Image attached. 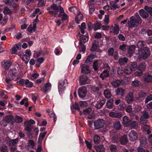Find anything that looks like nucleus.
Here are the masks:
<instances>
[{
    "label": "nucleus",
    "instance_id": "1",
    "mask_svg": "<svg viewBox=\"0 0 152 152\" xmlns=\"http://www.w3.org/2000/svg\"><path fill=\"white\" fill-rule=\"evenodd\" d=\"M142 20L138 15L137 13L134 16L130 18V21L129 23V25L131 28L136 27L140 24H141Z\"/></svg>",
    "mask_w": 152,
    "mask_h": 152
},
{
    "label": "nucleus",
    "instance_id": "2",
    "mask_svg": "<svg viewBox=\"0 0 152 152\" xmlns=\"http://www.w3.org/2000/svg\"><path fill=\"white\" fill-rule=\"evenodd\" d=\"M137 64L136 62H132L129 64L124 69V72L127 74H131L133 71H135L137 68Z\"/></svg>",
    "mask_w": 152,
    "mask_h": 152
},
{
    "label": "nucleus",
    "instance_id": "3",
    "mask_svg": "<svg viewBox=\"0 0 152 152\" xmlns=\"http://www.w3.org/2000/svg\"><path fill=\"white\" fill-rule=\"evenodd\" d=\"M138 54L140 58L145 59H146L150 55V50L147 47L143 49L139 50Z\"/></svg>",
    "mask_w": 152,
    "mask_h": 152
},
{
    "label": "nucleus",
    "instance_id": "4",
    "mask_svg": "<svg viewBox=\"0 0 152 152\" xmlns=\"http://www.w3.org/2000/svg\"><path fill=\"white\" fill-rule=\"evenodd\" d=\"M48 11V13L50 15H53L55 17L58 14L59 12V7L55 4H53L50 7H48L47 8Z\"/></svg>",
    "mask_w": 152,
    "mask_h": 152
},
{
    "label": "nucleus",
    "instance_id": "5",
    "mask_svg": "<svg viewBox=\"0 0 152 152\" xmlns=\"http://www.w3.org/2000/svg\"><path fill=\"white\" fill-rule=\"evenodd\" d=\"M68 83L66 79L61 80L59 81L58 88L60 94L62 93L67 86Z\"/></svg>",
    "mask_w": 152,
    "mask_h": 152
},
{
    "label": "nucleus",
    "instance_id": "6",
    "mask_svg": "<svg viewBox=\"0 0 152 152\" xmlns=\"http://www.w3.org/2000/svg\"><path fill=\"white\" fill-rule=\"evenodd\" d=\"M13 62V60L11 59L8 60H4L1 62V65L2 67L5 69L7 70Z\"/></svg>",
    "mask_w": 152,
    "mask_h": 152
},
{
    "label": "nucleus",
    "instance_id": "7",
    "mask_svg": "<svg viewBox=\"0 0 152 152\" xmlns=\"http://www.w3.org/2000/svg\"><path fill=\"white\" fill-rule=\"evenodd\" d=\"M18 142V139L17 138L15 139L11 140L9 141V145L10 147L11 151L14 152L16 149V144Z\"/></svg>",
    "mask_w": 152,
    "mask_h": 152
},
{
    "label": "nucleus",
    "instance_id": "8",
    "mask_svg": "<svg viewBox=\"0 0 152 152\" xmlns=\"http://www.w3.org/2000/svg\"><path fill=\"white\" fill-rule=\"evenodd\" d=\"M104 124V121L102 119H98L94 122L95 129H97L102 128Z\"/></svg>",
    "mask_w": 152,
    "mask_h": 152
},
{
    "label": "nucleus",
    "instance_id": "9",
    "mask_svg": "<svg viewBox=\"0 0 152 152\" xmlns=\"http://www.w3.org/2000/svg\"><path fill=\"white\" fill-rule=\"evenodd\" d=\"M86 88L83 86L79 88L78 91V95L81 98H83L86 96Z\"/></svg>",
    "mask_w": 152,
    "mask_h": 152
},
{
    "label": "nucleus",
    "instance_id": "10",
    "mask_svg": "<svg viewBox=\"0 0 152 152\" xmlns=\"http://www.w3.org/2000/svg\"><path fill=\"white\" fill-rule=\"evenodd\" d=\"M129 136L131 141H135L138 138V134L134 130H132L130 132Z\"/></svg>",
    "mask_w": 152,
    "mask_h": 152
},
{
    "label": "nucleus",
    "instance_id": "11",
    "mask_svg": "<svg viewBox=\"0 0 152 152\" xmlns=\"http://www.w3.org/2000/svg\"><path fill=\"white\" fill-rule=\"evenodd\" d=\"M52 85L50 83L48 82L44 84L43 86L41 88V91L44 92H47L50 91Z\"/></svg>",
    "mask_w": 152,
    "mask_h": 152
},
{
    "label": "nucleus",
    "instance_id": "12",
    "mask_svg": "<svg viewBox=\"0 0 152 152\" xmlns=\"http://www.w3.org/2000/svg\"><path fill=\"white\" fill-rule=\"evenodd\" d=\"M21 43H19L15 44L11 49V53L12 54H16L17 50L21 49Z\"/></svg>",
    "mask_w": 152,
    "mask_h": 152
},
{
    "label": "nucleus",
    "instance_id": "13",
    "mask_svg": "<svg viewBox=\"0 0 152 152\" xmlns=\"http://www.w3.org/2000/svg\"><path fill=\"white\" fill-rule=\"evenodd\" d=\"M119 31V26L116 24H115L114 26H111L110 28V32L113 33L115 34H118Z\"/></svg>",
    "mask_w": 152,
    "mask_h": 152
},
{
    "label": "nucleus",
    "instance_id": "14",
    "mask_svg": "<svg viewBox=\"0 0 152 152\" xmlns=\"http://www.w3.org/2000/svg\"><path fill=\"white\" fill-rule=\"evenodd\" d=\"M79 81L81 85L88 84L90 81L88 77L85 75H82L80 77Z\"/></svg>",
    "mask_w": 152,
    "mask_h": 152
},
{
    "label": "nucleus",
    "instance_id": "15",
    "mask_svg": "<svg viewBox=\"0 0 152 152\" xmlns=\"http://www.w3.org/2000/svg\"><path fill=\"white\" fill-rule=\"evenodd\" d=\"M133 94L132 92H130L125 96V99L127 102L130 104L134 101Z\"/></svg>",
    "mask_w": 152,
    "mask_h": 152
},
{
    "label": "nucleus",
    "instance_id": "16",
    "mask_svg": "<svg viewBox=\"0 0 152 152\" xmlns=\"http://www.w3.org/2000/svg\"><path fill=\"white\" fill-rule=\"evenodd\" d=\"M81 72L82 73L86 74H88L90 73L91 71L88 65L84 64H83L81 65Z\"/></svg>",
    "mask_w": 152,
    "mask_h": 152
},
{
    "label": "nucleus",
    "instance_id": "17",
    "mask_svg": "<svg viewBox=\"0 0 152 152\" xmlns=\"http://www.w3.org/2000/svg\"><path fill=\"white\" fill-rule=\"evenodd\" d=\"M35 145V143L33 140H28L27 145H25V148L28 150H29L30 149H33Z\"/></svg>",
    "mask_w": 152,
    "mask_h": 152
},
{
    "label": "nucleus",
    "instance_id": "18",
    "mask_svg": "<svg viewBox=\"0 0 152 152\" xmlns=\"http://www.w3.org/2000/svg\"><path fill=\"white\" fill-rule=\"evenodd\" d=\"M13 116L11 115H10L4 117L2 121L6 123L12 124L13 123Z\"/></svg>",
    "mask_w": 152,
    "mask_h": 152
},
{
    "label": "nucleus",
    "instance_id": "19",
    "mask_svg": "<svg viewBox=\"0 0 152 152\" xmlns=\"http://www.w3.org/2000/svg\"><path fill=\"white\" fill-rule=\"evenodd\" d=\"M109 115L113 118H120L122 116V115L120 113L111 112L109 113Z\"/></svg>",
    "mask_w": 152,
    "mask_h": 152
},
{
    "label": "nucleus",
    "instance_id": "20",
    "mask_svg": "<svg viewBox=\"0 0 152 152\" xmlns=\"http://www.w3.org/2000/svg\"><path fill=\"white\" fill-rule=\"evenodd\" d=\"M16 70H10L9 72L8 77H11L13 80H15L17 78L16 76Z\"/></svg>",
    "mask_w": 152,
    "mask_h": 152
},
{
    "label": "nucleus",
    "instance_id": "21",
    "mask_svg": "<svg viewBox=\"0 0 152 152\" xmlns=\"http://www.w3.org/2000/svg\"><path fill=\"white\" fill-rule=\"evenodd\" d=\"M109 71L107 70H104L100 74L99 77L102 80L104 79L105 78L109 76Z\"/></svg>",
    "mask_w": 152,
    "mask_h": 152
},
{
    "label": "nucleus",
    "instance_id": "22",
    "mask_svg": "<svg viewBox=\"0 0 152 152\" xmlns=\"http://www.w3.org/2000/svg\"><path fill=\"white\" fill-rule=\"evenodd\" d=\"M120 141L121 144L122 145L126 144L128 142L127 136L126 135H124L121 137L120 139Z\"/></svg>",
    "mask_w": 152,
    "mask_h": 152
},
{
    "label": "nucleus",
    "instance_id": "23",
    "mask_svg": "<svg viewBox=\"0 0 152 152\" xmlns=\"http://www.w3.org/2000/svg\"><path fill=\"white\" fill-rule=\"evenodd\" d=\"M135 48V47L134 45L131 46L128 50V56L129 57H131Z\"/></svg>",
    "mask_w": 152,
    "mask_h": 152
},
{
    "label": "nucleus",
    "instance_id": "24",
    "mask_svg": "<svg viewBox=\"0 0 152 152\" xmlns=\"http://www.w3.org/2000/svg\"><path fill=\"white\" fill-rule=\"evenodd\" d=\"M88 34H86L85 36L83 35H81V39L80 40L79 43L80 44H82L83 41L84 43L87 42L88 39Z\"/></svg>",
    "mask_w": 152,
    "mask_h": 152
},
{
    "label": "nucleus",
    "instance_id": "25",
    "mask_svg": "<svg viewBox=\"0 0 152 152\" xmlns=\"http://www.w3.org/2000/svg\"><path fill=\"white\" fill-rule=\"evenodd\" d=\"M139 13L140 16L143 18H146L148 16V13L143 9L139 11Z\"/></svg>",
    "mask_w": 152,
    "mask_h": 152
},
{
    "label": "nucleus",
    "instance_id": "26",
    "mask_svg": "<svg viewBox=\"0 0 152 152\" xmlns=\"http://www.w3.org/2000/svg\"><path fill=\"white\" fill-rule=\"evenodd\" d=\"M116 94L122 96L124 94L125 91L122 88H118L115 91Z\"/></svg>",
    "mask_w": 152,
    "mask_h": 152
},
{
    "label": "nucleus",
    "instance_id": "27",
    "mask_svg": "<svg viewBox=\"0 0 152 152\" xmlns=\"http://www.w3.org/2000/svg\"><path fill=\"white\" fill-rule=\"evenodd\" d=\"M138 125V123L137 122L133 121H130L129 126H130L132 129H136L137 128Z\"/></svg>",
    "mask_w": 152,
    "mask_h": 152
},
{
    "label": "nucleus",
    "instance_id": "28",
    "mask_svg": "<svg viewBox=\"0 0 152 152\" xmlns=\"http://www.w3.org/2000/svg\"><path fill=\"white\" fill-rule=\"evenodd\" d=\"M146 66V64L145 62L141 63L139 64L138 67V69L140 71L143 72L145 70Z\"/></svg>",
    "mask_w": 152,
    "mask_h": 152
},
{
    "label": "nucleus",
    "instance_id": "29",
    "mask_svg": "<svg viewBox=\"0 0 152 152\" xmlns=\"http://www.w3.org/2000/svg\"><path fill=\"white\" fill-rule=\"evenodd\" d=\"M37 28V26L35 24H33V25H30L27 28V30L29 32L32 33L34 32Z\"/></svg>",
    "mask_w": 152,
    "mask_h": 152
},
{
    "label": "nucleus",
    "instance_id": "30",
    "mask_svg": "<svg viewBox=\"0 0 152 152\" xmlns=\"http://www.w3.org/2000/svg\"><path fill=\"white\" fill-rule=\"evenodd\" d=\"M129 119L128 117L124 116L123 118V124L126 127H128L129 126Z\"/></svg>",
    "mask_w": 152,
    "mask_h": 152
},
{
    "label": "nucleus",
    "instance_id": "31",
    "mask_svg": "<svg viewBox=\"0 0 152 152\" xmlns=\"http://www.w3.org/2000/svg\"><path fill=\"white\" fill-rule=\"evenodd\" d=\"M94 148L97 152H104V148L103 145H100L95 146Z\"/></svg>",
    "mask_w": 152,
    "mask_h": 152
},
{
    "label": "nucleus",
    "instance_id": "32",
    "mask_svg": "<svg viewBox=\"0 0 152 152\" xmlns=\"http://www.w3.org/2000/svg\"><path fill=\"white\" fill-rule=\"evenodd\" d=\"M104 94L105 97L107 98H110L111 97V94L109 89H106L104 91Z\"/></svg>",
    "mask_w": 152,
    "mask_h": 152
},
{
    "label": "nucleus",
    "instance_id": "33",
    "mask_svg": "<svg viewBox=\"0 0 152 152\" xmlns=\"http://www.w3.org/2000/svg\"><path fill=\"white\" fill-rule=\"evenodd\" d=\"M105 99H103L101 100L100 102L98 103L96 105L95 107L97 109H99L101 108L103 105L104 104L105 102Z\"/></svg>",
    "mask_w": 152,
    "mask_h": 152
},
{
    "label": "nucleus",
    "instance_id": "34",
    "mask_svg": "<svg viewBox=\"0 0 152 152\" xmlns=\"http://www.w3.org/2000/svg\"><path fill=\"white\" fill-rule=\"evenodd\" d=\"M142 115L140 118L147 119L149 118V113H148L146 110H144L142 112Z\"/></svg>",
    "mask_w": 152,
    "mask_h": 152
},
{
    "label": "nucleus",
    "instance_id": "35",
    "mask_svg": "<svg viewBox=\"0 0 152 152\" xmlns=\"http://www.w3.org/2000/svg\"><path fill=\"white\" fill-rule=\"evenodd\" d=\"M113 99H109L107 102L106 106L109 109H111L113 108Z\"/></svg>",
    "mask_w": 152,
    "mask_h": 152
},
{
    "label": "nucleus",
    "instance_id": "36",
    "mask_svg": "<svg viewBox=\"0 0 152 152\" xmlns=\"http://www.w3.org/2000/svg\"><path fill=\"white\" fill-rule=\"evenodd\" d=\"M83 15L81 13L78 14L75 18V20L76 22L78 24L79 22L82 20L83 19Z\"/></svg>",
    "mask_w": 152,
    "mask_h": 152
},
{
    "label": "nucleus",
    "instance_id": "37",
    "mask_svg": "<svg viewBox=\"0 0 152 152\" xmlns=\"http://www.w3.org/2000/svg\"><path fill=\"white\" fill-rule=\"evenodd\" d=\"M128 61V59L126 57L120 58L118 60V61L119 64L121 65H124V63H126Z\"/></svg>",
    "mask_w": 152,
    "mask_h": 152
},
{
    "label": "nucleus",
    "instance_id": "38",
    "mask_svg": "<svg viewBox=\"0 0 152 152\" xmlns=\"http://www.w3.org/2000/svg\"><path fill=\"white\" fill-rule=\"evenodd\" d=\"M145 45V42L144 41H140L137 42V46L139 48V50L143 49L144 46Z\"/></svg>",
    "mask_w": 152,
    "mask_h": 152
},
{
    "label": "nucleus",
    "instance_id": "39",
    "mask_svg": "<svg viewBox=\"0 0 152 152\" xmlns=\"http://www.w3.org/2000/svg\"><path fill=\"white\" fill-rule=\"evenodd\" d=\"M19 56L26 64H27L28 63L30 59V57L26 56L25 55L22 56L19 55Z\"/></svg>",
    "mask_w": 152,
    "mask_h": 152
},
{
    "label": "nucleus",
    "instance_id": "40",
    "mask_svg": "<svg viewBox=\"0 0 152 152\" xmlns=\"http://www.w3.org/2000/svg\"><path fill=\"white\" fill-rule=\"evenodd\" d=\"M24 125H25V129L28 132H31V129L30 127L31 125L29 123L28 121L25 122L24 123Z\"/></svg>",
    "mask_w": 152,
    "mask_h": 152
},
{
    "label": "nucleus",
    "instance_id": "41",
    "mask_svg": "<svg viewBox=\"0 0 152 152\" xmlns=\"http://www.w3.org/2000/svg\"><path fill=\"white\" fill-rule=\"evenodd\" d=\"M111 83L114 87H118L120 85L121 82L119 80H116L113 81Z\"/></svg>",
    "mask_w": 152,
    "mask_h": 152
},
{
    "label": "nucleus",
    "instance_id": "42",
    "mask_svg": "<svg viewBox=\"0 0 152 152\" xmlns=\"http://www.w3.org/2000/svg\"><path fill=\"white\" fill-rule=\"evenodd\" d=\"M95 56L94 55H91L87 58L85 62L86 64H88L91 61L92 59L94 58Z\"/></svg>",
    "mask_w": 152,
    "mask_h": 152
},
{
    "label": "nucleus",
    "instance_id": "43",
    "mask_svg": "<svg viewBox=\"0 0 152 152\" xmlns=\"http://www.w3.org/2000/svg\"><path fill=\"white\" fill-rule=\"evenodd\" d=\"M79 28L80 29L81 31L82 34H84V30L86 27V24L84 22L82 23L81 26H79Z\"/></svg>",
    "mask_w": 152,
    "mask_h": 152
},
{
    "label": "nucleus",
    "instance_id": "44",
    "mask_svg": "<svg viewBox=\"0 0 152 152\" xmlns=\"http://www.w3.org/2000/svg\"><path fill=\"white\" fill-rule=\"evenodd\" d=\"M25 85L27 87L31 88L34 85L33 83L30 81L28 79L25 80Z\"/></svg>",
    "mask_w": 152,
    "mask_h": 152
},
{
    "label": "nucleus",
    "instance_id": "45",
    "mask_svg": "<svg viewBox=\"0 0 152 152\" xmlns=\"http://www.w3.org/2000/svg\"><path fill=\"white\" fill-rule=\"evenodd\" d=\"M113 126L117 130L120 129L121 127V125L119 121H116L114 123Z\"/></svg>",
    "mask_w": 152,
    "mask_h": 152
},
{
    "label": "nucleus",
    "instance_id": "46",
    "mask_svg": "<svg viewBox=\"0 0 152 152\" xmlns=\"http://www.w3.org/2000/svg\"><path fill=\"white\" fill-rule=\"evenodd\" d=\"M93 141L95 144H98L100 141V138L99 136L97 135H95L94 137Z\"/></svg>",
    "mask_w": 152,
    "mask_h": 152
},
{
    "label": "nucleus",
    "instance_id": "47",
    "mask_svg": "<svg viewBox=\"0 0 152 152\" xmlns=\"http://www.w3.org/2000/svg\"><path fill=\"white\" fill-rule=\"evenodd\" d=\"M85 142L87 148L90 150H91L92 149V145L90 140H85Z\"/></svg>",
    "mask_w": 152,
    "mask_h": 152
},
{
    "label": "nucleus",
    "instance_id": "48",
    "mask_svg": "<svg viewBox=\"0 0 152 152\" xmlns=\"http://www.w3.org/2000/svg\"><path fill=\"white\" fill-rule=\"evenodd\" d=\"M101 23L99 22H97L94 24L93 29L94 31H96L100 28V27Z\"/></svg>",
    "mask_w": 152,
    "mask_h": 152
},
{
    "label": "nucleus",
    "instance_id": "49",
    "mask_svg": "<svg viewBox=\"0 0 152 152\" xmlns=\"http://www.w3.org/2000/svg\"><path fill=\"white\" fill-rule=\"evenodd\" d=\"M140 145L142 146H144L147 143V140L145 137H143L140 140Z\"/></svg>",
    "mask_w": 152,
    "mask_h": 152
},
{
    "label": "nucleus",
    "instance_id": "50",
    "mask_svg": "<svg viewBox=\"0 0 152 152\" xmlns=\"http://www.w3.org/2000/svg\"><path fill=\"white\" fill-rule=\"evenodd\" d=\"M110 151L111 152H116L117 148L116 145H112L109 146Z\"/></svg>",
    "mask_w": 152,
    "mask_h": 152
},
{
    "label": "nucleus",
    "instance_id": "51",
    "mask_svg": "<svg viewBox=\"0 0 152 152\" xmlns=\"http://www.w3.org/2000/svg\"><path fill=\"white\" fill-rule=\"evenodd\" d=\"M144 81L147 82H150L152 81V76L148 75L144 79Z\"/></svg>",
    "mask_w": 152,
    "mask_h": 152
},
{
    "label": "nucleus",
    "instance_id": "52",
    "mask_svg": "<svg viewBox=\"0 0 152 152\" xmlns=\"http://www.w3.org/2000/svg\"><path fill=\"white\" fill-rule=\"evenodd\" d=\"M142 107L139 105H137L135 107L134 112L135 113H137L139 112L141 109Z\"/></svg>",
    "mask_w": 152,
    "mask_h": 152
},
{
    "label": "nucleus",
    "instance_id": "53",
    "mask_svg": "<svg viewBox=\"0 0 152 152\" xmlns=\"http://www.w3.org/2000/svg\"><path fill=\"white\" fill-rule=\"evenodd\" d=\"M4 14H10L12 13V11L9 8L6 7L4 8Z\"/></svg>",
    "mask_w": 152,
    "mask_h": 152
},
{
    "label": "nucleus",
    "instance_id": "54",
    "mask_svg": "<svg viewBox=\"0 0 152 152\" xmlns=\"http://www.w3.org/2000/svg\"><path fill=\"white\" fill-rule=\"evenodd\" d=\"M140 84V81L137 80L133 81L132 83V85L134 86H138Z\"/></svg>",
    "mask_w": 152,
    "mask_h": 152
},
{
    "label": "nucleus",
    "instance_id": "55",
    "mask_svg": "<svg viewBox=\"0 0 152 152\" xmlns=\"http://www.w3.org/2000/svg\"><path fill=\"white\" fill-rule=\"evenodd\" d=\"M91 112V109L88 108L84 110L83 111V113L85 115H88L90 114Z\"/></svg>",
    "mask_w": 152,
    "mask_h": 152
},
{
    "label": "nucleus",
    "instance_id": "56",
    "mask_svg": "<svg viewBox=\"0 0 152 152\" xmlns=\"http://www.w3.org/2000/svg\"><path fill=\"white\" fill-rule=\"evenodd\" d=\"M0 149L1 150V152H7L8 151L7 146L6 145H2L0 147Z\"/></svg>",
    "mask_w": 152,
    "mask_h": 152
},
{
    "label": "nucleus",
    "instance_id": "57",
    "mask_svg": "<svg viewBox=\"0 0 152 152\" xmlns=\"http://www.w3.org/2000/svg\"><path fill=\"white\" fill-rule=\"evenodd\" d=\"M147 95V93L143 92L142 91H140L138 94L139 97V98H145Z\"/></svg>",
    "mask_w": 152,
    "mask_h": 152
},
{
    "label": "nucleus",
    "instance_id": "58",
    "mask_svg": "<svg viewBox=\"0 0 152 152\" xmlns=\"http://www.w3.org/2000/svg\"><path fill=\"white\" fill-rule=\"evenodd\" d=\"M144 9L147 12H149L150 14L152 16V8L146 6L144 7Z\"/></svg>",
    "mask_w": 152,
    "mask_h": 152
},
{
    "label": "nucleus",
    "instance_id": "59",
    "mask_svg": "<svg viewBox=\"0 0 152 152\" xmlns=\"http://www.w3.org/2000/svg\"><path fill=\"white\" fill-rule=\"evenodd\" d=\"M116 2L115 1H112L110 3V5L112 6L113 8L115 9L118 8V7L116 4Z\"/></svg>",
    "mask_w": 152,
    "mask_h": 152
},
{
    "label": "nucleus",
    "instance_id": "60",
    "mask_svg": "<svg viewBox=\"0 0 152 152\" xmlns=\"http://www.w3.org/2000/svg\"><path fill=\"white\" fill-rule=\"evenodd\" d=\"M5 4L7 5L11 6L13 4V0H6L5 1Z\"/></svg>",
    "mask_w": 152,
    "mask_h": 152
},
{
    "label": "nucleus",
    "instance_id": "61",
    "mask_svg": "<svg viewBox=\"0 0 152 152\" xmlns=\"http://www.w3.org/2000/svg\"><path fill=\"white\" fill-rule=\"evenodd\" d=\"M48 115L51 118H53L54 122H55L56 120V117L54 113L52 112L50 113Z\"/></svg>",
    "mask_w": 152,
    "mask_h": 152
},
{
    "label": "nucleus",
    "instance_id": "62",
    "mask_svg": "<svg viewBox=\"0 0 152 152\" xmlns=\"http://www.w3.org/2000/svg\"><path fill=\"white\" fill-rule=\"evenodd\" d=\"M46 133L45 132L41 133L39 135L38 140H42L43 138H44Z\"/></svg>",
    "mask_w": 152,
    "mask_h": 152
},
{
    "label": "nucleus",
    "instance_id": "63",
    "mask_svg": "<svg viewBox=\"0 0 152 152\" xmlns=\"http://www.w3.org/2000/svg\"><path fill=\"white\" fill-rule=\"evenodd\" d=\"M126 107V104L125 103L123 102L121 103L118 106V109L120 110H122Z\"/></svg>",
    "mask_w": 152,
    "mask_h": 152
},
{
    "label": "nucleus",
    "instance_id": "64",
    "mask_svg": "<svg viewBox=\"0 0 152 152\" xmlns=\"http://www.w3.org/2000/svg\"><path fill=\"white\" fill-rule=\"evenodd\" d=\"M152 100V94H150L145 99V103H147L148 102Z\"/></svg>",
    "mask_w": 152,
    "mask_h": 152
}]
</instances>
